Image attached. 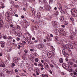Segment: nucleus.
<instances>
[{
    "label": "nucleus",
    "instance_id": "nucleus-1",
    "mask_svg": "<svg viewBox=\"0 0 77 77\" xmlns=\"http://www.w3.org/2000/svg\"><path fill=\"white\" fill-rule=\"evenodd\" d=\"M43 3H45V5H44V8L46 10L49 11L50 9H51V7L48 5V2L46 0H43Z\"/></svg>",
    "mask_w": 77,
    "mask_h": 77
},
{
    "label": "nucleus",
    "instance_id": "nucleus-2",
    "mask_svg": "<svg viewBox=\"0 0 77 77\" xmlns=\"http://www.w3.org/2000/svg\"><path fill=\"white\" fill-rule=\"evenodd\" d=\"M63 67L66 69H67L69 68V66L68 64H66L65 63H63L62 64Z\"/></svg>",
    "mask_w": 77,
    "mask_h": 77
},
{
    "label": "nucleus",
    "instance_id": "nucleus-3",
    "mask_svg": "<svg viewBox=\"0 0 77 77\" xmlns=\"http://www.w3.org/2000/svg\"><path fill=\"white\" fill-rule=\"evenodd\" d=\"M45 38L46 39L47 41H48V42L51 41L52 39L51 38V37H50V35H48L47 36H46Z\"/></svg>",
    "mask_w": 77,
    "mask_h": 77
},
{
    "label": "nucleus",
    "instance_id": "nucleus-4",
    "mask_svg": "<svg viewBox=\"0 0 77 77\" xmlns=\"http://www.w3.org/2000/svg\"><path fill=\"white\" fill-rule=\"evenodd\" d=\"M47 55L48 57L50 58L53 55V52L52 51H50L48 53Z\"/></svg>",
    "mask_w": 77,
    "mask_h": 77
},
{
    "label": "nucleus",
    "instance_id": "nucleus-5",
    "mask_svg": "<svg viewBox=\"0 0 77 77\" xmlns=\"http://www.w3.org/2000/svg\"><path fill=\"white\" fill-rule=\"evenodd\" d=\"M53 25L54 27L57 28V26H58V22H57L53 21Z\"/></svg>",
    "mask_w": 77,
    "mask_h": 77
},
{
    "label": "nucleus",
    "instance_id": "nucleus-6",
    "mask_svg": "<svg viewBox=\"0 0 77 77\" xmlns=\"http://www.w3.org/2000/svg\"><path fill=\"white\" fill-rule=\"evenodd\" d=\"M0 44H1V47L2 48H4L5 46V42H0Z\"/></svg>",
    "mask_w": 77,
    "mask_h": 77
},
{
    "label": "nucleus",
    "instance_id": "nucleus-7",
    "mask_svg": "<svg viewBox=\"0 0 77 77\" xmlns=\"http://www.w3.org/2000/svg\"><path fill=\"white\" fill-rule=\"evenodd\" d=\"M5 5L2 2H0V8H5Z\"/></svg>",
    "mask_w": 77,
    "mask_h": 77
},
{
    "label": "nucleus",
    "instance_id": "nucleus-8",
    "mask_svg": "<svg viewBox=\"0 0 77 77\" xmlns=\"http://www.w3.org/2000/svg\"><path fill=\"white\" fill-rule=\"evenodd\" d=\"M68 48L69 49H70V48H71V49H74V46L72 45H68Z\"/></svg>",
    "mask_w": 77,
    "mask_h": 77
},
{
    "label": "nucleus",
    "instance_id": "nucleus-9",
    "mask_svg": "<svg viewBox=\"0 0 77 77\" xmlns=\"http://www.w3.org/2000/svg\"><path fill=\"white\" fill-rule=\"evenodd\" d=\"M63 54L64 56L65 54H68V52L66 51L65 49H63L62 51Z\"/></svg>",
    "mask_w": 77,
    "mask_h": 77
},
{
    "label": "nucleus",
    "instance_id": "nucleus-10",
    "mask_svg": "<svg viewBox=\"0 0 77 77\" xmlns=\"http://www.w3.org/2000/svg\"><path fill=\"white\" fill-rule=\"evenodd\" d=\"M33 0H25V5H26V6L27 5V2H32L33 1Z\"/></svg>",
    "mask_w": 77,
    "mask_h": 77
},
{
    "label": "nucleus",
    "instance_id": "nucleus-11",
    "mask_svg": "<svg viewBox=\"0 0 77 77\" xmlns=\"http://www.w3.org/2000/svg\"><path fill=\"white\" fill-rule=\"evenodd\" d=\"M0 67H5V65L3 62L0 61Z\"/></svg>",
    "mask_w": 77,
    "mask_h": 77
},
{
    "label": "nucleus",
    "instance_id": "nucleus-12",
    "mask_svg": "<svg viewBox=\"0 0 77 77\" xmlns=\"http://www.w3.org/2000/svg\"><path fill=\"white\" fill-rule=\"evenodd\" d=\"M62 47L64 49H66L67 48H68V44L64 45Z\"/></svg>",
    "mask_w": 77,
    "mask_h": 77
},
{
    "label": "nucleus",
    "instance_id": "nucleus-13",
    "mask_svg": "<svg viewBox=\"0 0 77 77\" xmlns=\"http://www.w3.org/2000/svg\"><path fill=\"white\" fill-rule=\"evenodd\" d=\"M41 16V14L40 12H38L37 14V17L38 18H40Z\"/></svg>",
    "mask_w": 77,
    "mask_h": 77
},
{
    "label": "nucleus",
    "instance_id": "nucleus-14",
    "mask_svg": "<svg viewBox=\"0 0 77 77\" xmlns=\"http://www.w3.org/2000/svg\"><path fill=\"white\" fill-rule=\"evenodd\" d=\"M71 14H72V15H73V17H77V13H76V14H75L74 13H73V12H72V11L71 10Z\"/></svg>",
    "mask_w": 77,
    "mask_h": 77
},
{
    "label": "nucleus",
    "instance_id": "nucleus-15",
    "mask_svg": "<svg viewBox=\"0 0 77 77\" xmlns=\"http://www.w3.org/2000/svg\"><path fill=\"white\" fill-rule=\"evenodd\" d=\"M13 62L14 63H17L18 62V58H14L13 59Z\"/></svg>",
    "mask_w": 77,
    "mask_h": 77
},
{
    "label": "nucleus",
    "instance_id": "nucleus-16",
    "mask_svg": "<svg viewBox=\"0 0 77 77\" xmlns=\"http://www.w3.org/2000/svg\"><path fill=\"white\" fill-rule=\"evenodd\" d=\"M59 19L61 21H62L64 20V17L63 16H61L60 17Z\"/></svg>",
    "mask_w": 77,
    "mask_h": 77
},
{
    "label": "nucleus",
    "instance_id": "nucleus-17",
    "mask_svg": "<svg viewBox=\"0 0 77 77\" xmlns=\"http://www.w3.org/2000/svg\"><path fill=\"white\" fill-rule=\"evenodd\" d=\"M58 9H60V10H62V6L60 4H58Z\"/></svg>",
    "mask_w": 77,
    "mask_h": 77
},
{
    "label": "nucleus",
    "instance_id": "nucleus-18",
    "mask_svg": "<svg viewBox=\"0 0 77 77\" xmlns=\"http://www.w3.org/2000/svg\"><path fill=\"white\" fill-rule=\"evenodd\" d=\"M44 45L42 44H39L38 46V48H43Z\"/></svg>",
    "mask_w": 77,
    "mask_h": 77
},
{
    "label": "nucleus",
    "instance_id": "nucleus-19",
    "mask_svg": "<svg viewBox=\"0 0 77 77\" xmlns=\"http://www.w3.org/2000/svg\"><path fill=\"white\" fill-rule=\"evenodd\" d=\"M26 40L28 42H30L31 41V37H26Z\"/></svg>",
    "mask_w": 77,
    "mask_h": 77
},
{
    "label": "nucleus",
    "instance_id": "nucleus-20",
    "mask_svg": "<svg viewBox=\"0 0 77 77\" xmlns=\"http://www.w3.org/2000/svg\"><path fill=\"white\" fill-rule=\"evenodd\" d=\"M10 26L13 30H15V26H14L12 24H11Z\"/></svg>",
    "mask_w": 77,
    "mask_h": 77
},
{
    "label": "nucleus",
    "instance_id": "nucleus-21",
    "mask_svg": "<svg viewBox=\"0 0 77 77\" xmlns=\"http://www.w3.org/2000/svg\"><path fill=\"white\" fill-rule=\"evenodd\" d=\"M44 65H45V66L47 68H48V69L49 68V66H48V65L47 63H44Z\"/></svg>",
    "mask_w": 77,
    "mask_h": 77
},
{
    "label": "nucleus",
    "instance_id": "nucleus-22",
    "mask_svg": "<svg viewBox=\"0 0 77 77\" xmlns=\"http://www.w3.org/2000/svg\"><path fill=\"white\" fill-rule=\"evenodd\" d=\"M62 31L63 32L62 33L63 36H65V31H63V30H60V32H62Z\"/></svg>",
    "mask_w": 77,
    "mask_h": 77
},
{
    "label": "nucleus",
    "instance_id": "nucleus-23",
    "mask_svg": "<svg viewBox=\"0 0 77 77\" xmlns=\"http://www.w3.org/2000/svg\"><path fill=\"white\" fill-rule=\"evenodd\" d=\"M31 11L33 14H35L36 12V10L35 8H32Z\"/></svg>",
    "mask_w": 77,
    "mask_h": 77
},
{
    "label": "nucleus",
    "instance_id": "nucleus-24",
    "mask_svg": "<svg viewBox=\"0 0 77 77\" xmlns=\"http://www.w3.org/2000/svg\"><path fill=\"white\" fill-rule=\"evenodd\" d=\"M26 35V37H28V36H30V35L28 33H26L24 34V36Z\"/></svg>",
    "mask_w": 77,
    "mask_h": 77
},
{
    "label": "nucleus",
    "instance_id": "nucleus-25",
    "mask_svg": "<svg viewBox=\"0 0 77 77\" xmlns=\"http://www.w3.org/2000/svg\"><path fill=\"white\" fill-rule=\"evenodd\" d=\"M72 11H73V12H75V13H76V14H77V9H75V8H73Z\"/></svg>",
    "mask_w": 77,
    "mask_h": 77
},
{
    "label": "nucleus",
    "instance_id": "nucleus-26",
    "mask_svg": "<svg viewBox=\"0 0 77 77\" xmlns=\"http://www.w3.org/2000/svg\"><path fill=\"white\" fill-rule=\"evenodd\" d=\"M54 15H55V16L57 17V15H59V12H58L57 11H56Z\"/></svg>",
    "mask_w": 77,
    "mask_h": 77
},
{
    "label": "nucleus",
    "instance_id": "nucleus-27",
    "mask_svg": "<svg viewBox=\"0 0 77 77\" xmlns=\"http://www.w3.org/2000/svg\"><path fill=\"white\" fill-rule=\"evenodd\" d=\"M59 62L60 63H63V59L60 58L59 60Z\"/></svg>",
    "mask_w": 77,
    "mask_h": 77
},
{
    "label": "nucleus",
    "instance_id": "nucleus-28",
    "mask_svg": "<svg viewBox=\"0 0 77 77\" xmlns=\"http://www.w3.org/2000/svg\"><path fill=\"white\" fill-rule=\"evenodd\" d=\"M38 66H41V67H43V65H42V64L41 63H40L38 64Z\"/></svg>",
    "mask_w": 77,
    "mask_h": 77
},
{
    "label": "nucleus",
    "instance_id": "nucleus-29",
    "mask_svg": "<svg viewBox=\"0 0 77 77\" xmlns=\"http://www.w3.org/2000/svg\"><path fill=\"white\" fill-rule=\"evenodd\" d=\"M68 64L69 65H73V63L72 62L69 61L68 63Z\"/></svg>",
    "mask_w": 77,
    "mask_h": 77
},
{
    "label": "nucleus",
    "instance_id": "nucleus-30",
    "mask_svg": "<svg viewBox=\"0 0 77 77\" xmlns=\"http://www.w3.org/2000/svg\"><path fill=\"white\" fill-rule=\"evenodd\" d=\"M13 39L12 37L11 36H9L7 38V39Z\"/></svg>",
    "mask_w": 77,
    "mask_h": 77
},
{
    "label": "nucleus",
    "instance_id": "nucleus-31",
    "mask_svg": "<svg viewBox=\"0 0 77 77\" xmlns=\"http://www.w3.org/2000/svg\"><path fill=\"white\" fill-rule=\"evenodd\" d=\"M30 56L32 58H34V57H35V55L33 54H30Z\"/></svg>",
    "mask_w": 77,
    "mask_h": 77
},
{
    "label": "nucleus",
    "instance_id": "nucleus-32",
    "mask_svg": "<svg viewBox=\"0 0 77 77\" xmlns=\"http://www.w3.org/2000/svg\"><path fill=\"white\" fill-rule=\"evenodd\" d=\"M60 12L62 14H65V12L62 9L60 10Z\"/></svg>",
    "mask_w": 77,
    "mask_h": 77
},
{
    "label": "nucleus",
    "instance_id": "nucleus-33",
    "mask_svg": "<svg viewBox=\"0 0 77 77\" xmlns=\"http://www.w3.org/2000/svg\"><path fill=\"white\" fill-rule=\"evenodd\" d=\"M68 21H65L64 22V24L65 25H67V24H68Z\"/></svg>",
    "mask_w": 77,
    "mask_h": 77
},
{
    "label": "nucleus",
    "instance_id": "nucleus-34",
    "mask_svg": "<svg viewBox=\"0 0 77 77\" xmlns=\"http://www.w3.org/2000/svg\"><path fill=\"white\" fill-rule=\"evenodd\" d=\"M22 59H23V60H26V57L24 56H22Z\"/></svg>",
    "mask_w": 77,
    "mask_h": 77
},
{
    "label": "nucleus",
    "instance_id": "nucleus-35",
    "mask_svg": "<svg viewBox=\"0 0 77 77\" xmlns=\"http://www.w3.org/2000/svg\"><path fill=\"white\" fill-rule=\"evenodd\" d=\"M69 17L70 20H71V21H74V18H73V17L71 16L70 17V16H69Z\"/></svg>",
    "mask_w": 77,
    "mask_h": 77
},
{
    "label": "nucleus",
    "instance_id": "nucleus-36",
    "mask_svg": "<svg viewBox=\"0 0 77 77\" xmlns=\"http://www.w3.org/2000/svg\"><path fill=\"white\" fill-rule=\"evenodd\" d=\"M58 39H59V37H58L57 36H56L55 41L56 42L58 40Z\"/></svg>",
    "mask_w": 77,
    "mask_h": 77
},
{
    "label": "nucleus",
    "instance_id": "nucleus-37",
    "mask_svg": "<svg viewBox=\"0 0 77 77\" xmlns=\"http://www.w3.org/2000/svg\"><path fill=\"white\" fill-rule=\"evenodd\" d=\"M11 64H12V66H11V67H12V68H14V66H15V63H12Z\"/></svg>",
    "mask_w": 77,
    "mask_h": 77
},
{
    "label": "nucleus",
    "instance_id": "nucleus-38",
    "mask_svg": "<svg viewBox=\"0 0 77 77\" xmlns=\"http://www.w3.org/2000/svg\"><path fill=\"white\" fill-rule=\"evenodd\" d=\"M65 57H67V58H68L69 57V55H68V54L67 53V54H65L64 55Z\"/></svg>",
    "mask_w": 77,
    "mask_h": 77
},
{
    "label": "nucleus",
    "instance_id": "nucleus-39",
    "mask_svg": "<svg viewBox=\"0 0 77 77\" xmlns=\"http://www.w3.org/2000/svg\"><path fill=\"white\" fill-rule=\"evenodd\" d=\"M49 65H50V67H51V68H54V66L51 64H49Z\"/></svg>",
    "mask_w": 77,
    "mask_h": 77
},
{
    "label": "nucleus",
    "instance_id": "nucleus-40",
    "mask_svg": "<svg viewBox=\"0 0 77 77\" xmlns=\"http://www.w3.org/2000/svg\"><path fill=\"white\" fill-rule=\"evenodd\" d=\"M14 7H15L17 8H18L19 7V6H18V5H14Z\"/></svg>",
    "mask_w": 77,
    "mask_h": 77
},
{
    "label": "nucleus",
    "instance_id": "nucleus-41",
    "mask_svg": "<svg viewBox=\"0 0 77 77\" xmlns=\"http://www.w3.org/2000/svg\"><path fill=\"white\" fill-rule=\"evenodd\" d=\"M35 29H38V26L37 25H35Z\"/></svg>",
    "mask_w": 77,
    "mask_h": 77
},
{
    "label": "nucleus",
    "instance_id": "nucleus-42",
    "mask_svg": "<svg viewBox=\"0 0 77 77\" xmlns=\"http://www.w3.org/2000/svg\"><path fill=\"white\" fill-rule=\"evenodd\" d=\"M53 2V0H49V4H50L51 3Z\"/></svg>",
    "mask_w": 77,
    "mask_h": 77
},
{
    "label": "nucleus",
    "instance_id": "nucleus-43",
    "mask_svg": "<svg viewBox=\"0 0 77 77\" xmlns=\"http://www.w3.org/2000/svg\"><path fill=\"white\" fill-rule=\"evenodd\" d=\"M17 28L18 29H19V30L20 29H21V28L20 27V26L17 25Z\"/></svg>",
    "mask_w": 77,
    "mask_h": 77
},
{
    "label": "nucleus",
    "instance_id": "nucleus-44",
    "mask_svg": "<svg viewBox=\"0 0 77 77\" xmlns=\"http://www.w3.org/2000/svg\"><path fill=\"white\" fill-rule=\"evenodd\" d=\"M38 60H39L38 59V58H36L35 60V62H38Z\"/></svg>",
    "mask_w": 77,
    "mask_h": 77
},
{
    "label": "nucleus",
    "instance_id": "nucleus-45",
    "mask_svg": "<svg viewBox=\"0 0 77 77\" xmlns=\"http://www.w3.org/2000/svg\"><path fill=\"white\" fill-rule=\"evenodd\" d=\"M12 48H8V50H9V51H11V50H12Z\"/></svg>",
    "mask_w": 77,
    "mask_h": 77
},
{
    "label": "nucleus",
    "instance_id": "nucleus-46",
    "mask_svg": "<svg viewBox=\"0 0 77 77\" xmlns=\"http://www.w3.org/2000/svg\"><path fill=\"white\" fill-rule=\"evenodd\" d=\"M18 35H19V36H21V35H22V33H21V32H20V33H19Z\"/></svg>",
    "mask_w": 77,
    "mask_h": 77
},
{
    "label": "nucleus",
    "instance_id": "nucleus-47",
    "mask_svg": "<svg viewBox=\"0 0 77 77\" xmlns=\"http://www.w3.org/2000/svg\"><path fill=\"white\" fill-rule=\"evenodd\" d=\"M55 66L56 68L57 69H59V67H58V66H57V65L55 64Z\"/></svg>",
    "mask_w": 77,
    "mask_h": 77
},
{
    "label": "nucleus",
    "instance_id": "nucleus-48",
    "mask_svg": "<svg viewBox=\"0 0 77 77\" xmlns=\"http://www.w3.org/2000/svg\"><path fill=\"white\" fill-rule=\"evenodd\" d=\"M5 15L6 16V17H9V13H6L5 14Z\"/></svg>",
    "mask_w": 77,
    "mask_h": 77
},
{
    "label": "nucleus",
    "instance_id": "nucleus-49",
    "mask_svg": "<svg viewBox=\"0 0 77 77\" xmlns=\"http://www.w3.org/2000/svg\"><path fill=\"white\" fill-rule=\"evenodd\" d=\"M61 26L62 27H63V28H65V26L64 25H61Z\"/></svg>",
    "mask_w": 77,
    "mask_h": 77
},
{
    "label": "nucleus",
    "instance_id": "nucleus-50",
    "mask_svg": "<svg viewBox=\"0 0 77 77\" xmlns=\"http://www.w3.org/2000/svg\"><path fill=\"white\" fill-rule=\"evenodd\" d=\"M6 36H6V35L5 36H3V38L4 39H8V38H6Z\"/></svg>",
    "mask_w": 77,
    "mask_h": 77
},
{
    "label": "nucleus",
    "instance_id": "nucleus-51",
    "mask_svg": "<svg viewBox=\"0 0 77 77\" xmlns=\"http://www.w3.org/2000/svg\"><path fill=\"white\" fill-rule=\"evenodd\" d=\"M1 77H5V75L3 74H2L1 75Z\"/></svg>",
    "mask_w": 77,
    "mask_h": 77
},
{
    "label": "nucleus",
    "instance_id": "nucleus-52",
    "mask_svg": "<svg viewBox=\"0 0 77 77\" xmlns=\"http://www.w3.org/2000/svg\"><path fill=\"white\" fill-rule=\"evenodd\" d=\"M35 43H38V40H35L34 41Z\"/></svg>",
    "mask_w": 77,
    "mask_h": 77
},
{
    "label": "nucleus",
    "instance_id": "nucleus-53",
    "mask_svg": "<svg viewBox=\"0 0 77 77\" xmlns=\"http://www.w3.org/2000/svg\"><path fill=\"white\" fill-rule=\"evenodd\" d=\"M16 39L17 41H20V39L19 37H17Z\"/></svg>",
    "mask_w": 77,
    "mask_h": 77
},
{
    "label": "nucleus",
    "instance_id": "nucleus-54",
    "mask_svg": "<svg viewBox=\"0 0 77 77\" xmlns=\"http://www.w3.org/2000/svg\"><path fill=\"white\" fill-rule=\"evenodd\" d=\"M17 48L18 49H20L21 48V46H20V45H18L17 46Z\"/></svg>",
    "mask_w": 77,
    "mask_h": 77
},
{
    "label": "nucleus",
    "instance_id": "nucleus-55",
    "mask_svg": "<svg viewBox=\"0 0 77 77\" xmlns=\"http://www.w3.org/2000/svg\"><path fill=\"white\" fill-rule=\"evenodd\" d=\"M73 74H74V75H77V73L75 72H74Z\"/></svg>",
    "mask_w": 77,
    "mask_h": 77
},
{
    "label": "nucleus",
    "instance_id": "nucleus-56",
    "mask_svg": "<svg viewBox=\"0 0 77 77\" xmlns=\"http://www.w3.org/2000/svg\"><path fill=\"white\" fill-rule=\"evenodd\" d=\"M49 72L51 74H53V72H52V71L51 70H49Z\"/></svg>",
    "mask_w": 77,
    "mask_h": 77
},
{
    "label": "nucleus",
    "instance_id": "nucleus-57",
    "mask_svg": "<svg viewBox=\"0 0 77 77\" xmlns=\"http://www.w3.org/2000/svg\"><path fill=\"white\" fill-rule=\"evenodd\" d=\"M34 65H35V66H37V65H38V64H37V63H34Z\"/></svg>",
    "mask_w": 77,
    "mask_h": 77
},
{
    "label": "nucleus",
    "instance_id": "nucleus-58",
    "mask_svg": "<svg viewBox=\"0 0 77 77\" xmlns=\"http://www.w3.org/2000/svg\"><path fill=\"white\" fill-rule=\"evenodd\" d=\"M27 52H28V51H27V50H24V52L25 53H27Z\"/></svg>",
    "mask_w": 77,
    "mask_h": 77
},
{
    "label": "nucleus",
    "instance_id": "nucleus-59",
    "mask_svg": "<svg viewBox=\"0 0 77 77\" xmlns=\"http://www.w3.org/2000/svg\"><path fill=\"white\" fill-rule=\"evenodd\" d=\"M44 68L43 67H42V68H41V71H43V70H44Z\"/></svg>",
    "mask_w": 77,
    "mask_h": 77
},
{
    "label": "nucleus",
    "instance_id": "nucleus-60",
    "mask_svg": "<svg viewBox=\"0 0 77 77\" xmlns=\"http://www.w3.org/2000/svg\"><path fill=\"white\" fill-rule=\"evenodd\" d=\"M50 36L51 37V38H53V34H51L50 35Z\"/></svg>",
    "mask_w": 77,
    "mask_h": 77
},
{
    "label": "nucleus",
    "instance_id": "nucleus-61",
    "mask_svg": "<svg viewBox=\"0 0 77 77\" xmlns=\"http://www.w3.org/2000/svg\"><path fill=\"white\" fill-rule=\"evenodd\" d=\"M41 62L42 63H44V60H41Z\"/></svg>",
    "mask_w": 77,
    "mask_h": 77
},
{
    "label": "nucleus",
    "instance_id": "nucleus-62",
    "mask_svg": "<svg viewBox=\"0 0 77 77\" xmlns=\"http://www.w3.org/2000/svg\"><path fill=\"white\" fill-rule=\"evenodd\" d=\"M42 77H45V74H42Z\"/></svg>",
    "mask_w": 77,
    "mask_h": 77
},
{
    "label": "nucleus",
    "instance_id": "nucleus-63",
    "mask_svg": "<svg viewBox=\"0 0 77 77\" xmlns=\"http://www.w3.org/2000/svg\"><path fill=\"white\" fill-rule=\"evenodd\" d=\"M61 74H62V75H64V74H65V73L64 72H61Z\"/></svg>",
    "mask_w": 77,
    "mask_h": 77
},
{
    "label": "nucleus",
    "instance_id": "nucleus-64",
    "mask_svg": "<svg viewBox=\"0 0 77 77\" xmlns=\"http://www.w3.org/2000/svg\"><path fill=\"white\" fill-rule=\"evenodd\" d=\"M74 67H76L77 66V64H75L74 65Z\"/></svg>",
    "mask_w": 77,
    "mask_h": 77
}]
</instances>
